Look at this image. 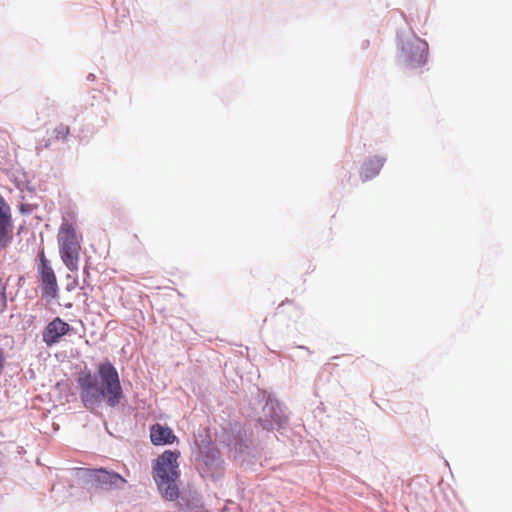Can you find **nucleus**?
Segmentation results:
<instances>
[{"instance_id":"nucleus-12","label":"nucleus","mask_w":512,"mask_h":512,"mask_svg":"<svg viewBox=\"0 0 512 512\" xmlns=\"http://www.w3.org/2000/svg\"><path fill=\"white\" fill-rule=\"evenodd\" d=\"M10 218V208L4 202V199L0 197V220Z\"/></svg>"},{"instance_id":"nucleus-11","label":"nucleus","mask_w":512,"mask_h":512,"mask_svg":"<svg viewBox=\"0 0 512 512\" xmlns=\"http://www.w3.org/2000/svg\"><path fill=\"white\" fill-rule=\"evenodd\" d=\"M11 231V220L9 219H1L0 220V242L3 241L4 238L7 237L9 232Z\"/></svg>"},{"instance_id":"nucleus-3","label":"nucleus","mask_w":512,"mask_h":512,"mask_svg":"<svg viewBox=\"0 0 512 512\" xmlns=\"http://www.w3.org/2000/svg\"><path fill=\"white\" fill-rule=\"evenodd\" d=\"M59 253L65 266L70 271H77L81 250L82 235L77 233L74 224L66 218L57 234Z\"/></svg>"},{"instance_id":"nucleus-1","label":"nucleus","mask_w":512,"mask_h":512,"mask_svg":"<svg viewBox=\"0 0 512 512\" xmlns=\"http://www.w3.org/2000/svg\"><path fill=\"white\" fill-rule=\"evenodd\" d=\"M98 375L100 385H97L90 371H82L78 376L77 382L84 406L93 409L102 399L110 407L117 406L123 397V391L116 368L110 362L102 363L98 367Z\"/></svg>"},{"instance_id":"nucleus-15","label":"nucleus","mask_w":512,"mask_h":512,"mask_svg":"<svg viewBox=\"0 0 512 512\" xmlns=\"http://www.w3.org/2000/svg\"><path fill=\"white\" fill-rule=\"evenodd\" d=\"M51 146V139H48L45 144H44V147L47 149Z\"/></svg>"},{"instance_id":"nucleus-8","label":"nucleus","mask_w":512,"mask_h":512,"mask_svg":"<svg viewBox=\"0 0 512 512\" xmlns=\"http://www.w3.org/2000/svg\"><path fill=\"white\" fill-rule=\"evenodd\" d=\"M385 158L374 156L364 161L360 169V177L363 182L377 176L383 167Z\"/></svg>"},{"instance_id":"nucleus-6","label":"nucleus","mask_w":512,"mask_h":512,"mask_svg":"<svg viewBox=\"0 0 512 512\" xmlns=\"http://www.w3.org/2000/svg\"><path fill=\"white\" fill-rule=\"evenodd\" d=\"M70 330L71 327L67 322L60 317H56L44 328L42 340L48 347H51L58 343L61 337L68 334Z\"/></svg>"},{"instance_id":"nucleus-9","label":"nucleus","mask_w":512,"mask_h":512,"mask_svg":"<svg viewBox=\"0 0 512 512\" xmlns=\"http://www.w3.org/2000/svg\"><path fill=\"white\" fill-rule=\"evenodd\" d=\"M427 60V52L424 48L417 46L412 48V56L409 60V64L414 67L417 65L424 64Z\"/></svg>"},{"instance_id":"nucleus-7","label":"nucleus","mask_w":512,"mask_h":512,"mask_svg":"<svg viewBox=\"0 0 512 512\" xmlns=\"http://www.w3.org/2000/svg\"><path fill=\"white\" fill-rule=\"evenodd\" d=\"M150 439L154 445L172 444L176 440L172 429L159 423L150 428Z\"/></svg>"},{"instance_id":"nucleus-4","label":"nucleus","mask_w":512,"mask_h":512,"mask_svg":"<svg viewBox=\"0 0 512 512\" xmlns=\"http://www.w3.org/2000/svg\"><path fill=\"white\" fill-rule=\"evenodd\" d=\"M39 276L42 289V297L46 299H56L58 297V284L56 275L46 259L44 253L40 256Z\"/></svg>"},{"instance_id":"nucleus-14","label":"nucleus","mask_w":512,"mask_h":512,"mask_svg":"<svg viewBox=\"0 0 512 512\" xmlns=\"http://www.w3.org/2000/svg\"><path fill=\"white\" fill-rule=\"evenodd\" d=\"M261 425L266 430L273 429V422L268 420H261Z\"/></svg>"},{"instance_id":"nucleus-5","label":"nucleus","mask_w":512,"mask_h":512,"mask_svg":"<svg viewBox=\"0 0 512 512\" xmlns=\"http://www.w3.org/2000/svg\"><path fill=\"white\" fill-rule=\"evenodd\" d=\"M88 476L93 485L105 489L120 487L126 483V480L121 475L105 469L88 470Z\"/></svg>"},{"instance_id":"nucleus-10","label":"nucleus","mask_w":512,"mask_h":512,"mask_svg":"<svg viewBox=\"0 0 512 512\" xmlns=\"http://www.w3.org/2000/svg\"><path fill=\"white\" fill-rule=\"evenodd\" d=\"M69 134L70 127L61 123L53 129L52 139L57 141L66 140Z\"/></svg>"},{"instance_id":"nucleus-2","label":"nucleus","mask_w":512,"mask_h":512,"mask_svg":"<svg viewBox=\"0 0 512 512\" xmlns=\"http://www.w3.org/2000/svg\"><path fill=\"white\" fill-rule=\"evenodd\" d=\"M179 452L166 450L153 462V477L164 498L174 501L179 497Z\"/></svg>"},{"instance_id":"nucleus-13","label":"nucleus","mask_w":512,"mask_h":512,"mask_svg":"<svg viewBox=\"0 0 512 512\" xmlns=\"http://www.w3.org/2000/svg\"><path fill=\"white\" fill-rule=\"evenodd\" d=\"M7 300H6V293H5V286L3 285L2 281L0 280V310H4L6 307Z\"/></svg>"}]
</instances>
